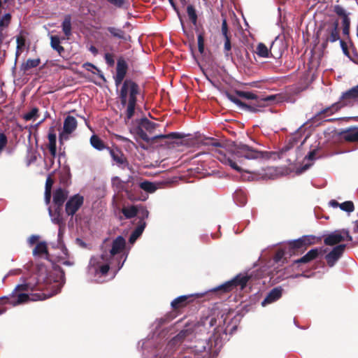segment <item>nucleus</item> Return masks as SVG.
I'll return each instance as SVG.
<instances>
[{
	"instance_id": "nucleus-58",
	"label": "nucleus",
	"mask_w": 358,
	"mask_h": 358,
	"mask_svg": "<svg viewBox=\"0 0 358 358\" xmlns=\"http://www.w3.org/2000/svg\"><path fill=\"white\" fill-rule=\"evenodd\" d=\"M302 245V242L300 240H298L295 242L294 246L299 248Z\"/></svg>"
},
{
	"instance_id": "nucleus-59",
	"label": "nucleus",
	"mask_w": 358,
	"mask_h": 358,
	"mask_svg": "<svg viewBox=\"0 0 358 358\" xmlns=\"http://www.w3.org/2000/svg\"><path fill=\"white\" fill-rule=\"evenodd\" d=\"M355 224L356 227L354 228L353 231L355 233H358V221H355Z\"/></svg>"
},
{
	"instance_id": "nucleus-47",
	"label": "nucleus",
	"mask_w": 358,
	"mask_h": 358,
	"mask_svg": "<svg viewBox=\"0 0 358 358\" xmlns=\"http://www.w3.org/2000/svg\"><path fill=\"white\" fill-rule=\"evenodd\" d=\"M225 38V42H224V50L227 52L226 55L228 56V52L231 50V43L229 36L224 37Z\"/></svg>"
},
{
	"instance_id": "nucleus-54",
	"label": "nucleus",
	"mask_w": 358,
	"mask_h": 358,
	"mask_svg": "<svg viewBox=\"0 0 358 358\" xmlns=\"http://www.w3.org/2000/svg\"><path fill=\"white\" fill-rule=\"evenodd\" d=\"M329 206L332 208L339 207L340 203L337 202L336 200H331L329 203Z\"/></svg>"
},
{
	"instance_id": "nucleus-30",
	"label": "nucleus",
	"mask_w": 358,
	"mask_h": 358,
	"mask_svg": "<svg viewBox=\"0 0 358 358\" xmlns=\"http://www.w3.org/2000/svg\"><path fill=\"white\" fill-rule=\"evenodd\" d=\"M157 124L153 122L148 120V119H143L140 123V127L148 132L152 134Z\"/></svg>"
},
{
	"instance_id": "nucleus-17",
	"label": "nucleus",
	"mask_w": 358,
	"mask_h": 358,
	"mask_svg": "<svg viewBox=\"0 0 358 358\" xmlns=\"http://www.w3.org/2000/svg\"><path fill=\"white\" fill-rule=\"evenodd\" d=\"M346 245L345 244H339L335 246L331 252L325 257L327 264L332 267L335 263L339 259L345 251Z\"/></svg>"
},
{
	"instance_id": "nucleus-4",
	"label": "nucleus",
	"mask_w": 358,
	"mask_h": 358,
	"mask_svg": "<svg viewBox=\"0 0 358 358\" xmlns=\"http://www.w3.org/2000/svg\"><path fill=\"white\" fill-rule=\"evenodd\" d=\"M207 328L203 323H190L187 324L179 334L173 338L166 345L164 352V357L171 356L176 351L180 345L191 341L197 335L203 336L207 333Z\"/></svg>"
},
{
	"instance_id": "nucleus-48",
	"label": "nucleus",
	"mask_w": 358,
	"mask_h": 358,
	"mask_svg": "<svg viewBox=\"0 0 358 358\" xmlns=\"http://www.w3.org/2000/svg\"><path fill=\"white\" fill-rule=\"evenodd\" d=\"M56 134L55 133H49L48 134V140L49 145H56Z\"/></svg>"
},
{
	"instance_id": "nucleus-14",
	"label": "nucleus",
	"mask_w": 358,
	"mask_h": 358,
	"mask_svg": "<svg viewBox=\"0 0 358 358\" xmlns=\"http://www.w3.org/2000/svg\"><path fill=\"white\" fill-rule=\"evenodd\" d=\"M83 196L78 194L71 196L66 203V214L73 216L83 204Z\"/></svg>"
},
{
	"instance_id": "nucleus-49",
	"label": "nucleus",
	"mask_w": 358,
	"mask_h": 358,
	"mask_svg": "<svg viewBox=\"0 0 358 358\" xmlns=\"http://www.w3.org/2000/svg\"><path fill=\"white\" fill-rule=\"evenodd\" d=\"M140 236L141 235L134 230L129 237V242L134 243Z\"/></svg>"
},
{
	"instance_id": "nucleus-16",
	"label": "nucleus",
	"mask_w": 358,
	"mask_h": 358,
	"mask_svg": "<svg viewBox=\"0 0 358 358\" xmlns=\"http://www.w3.org/2000/svg\"><path fill=\"white\" fill-rule=\"evenodd\" d=\"M275 170L273 167L262 169L261 171L245 172L248 175L247 180H253L256 179H270L273 177ZM243 179L246 178L243 176Z\"/></svg>"
},
{
	"instance_id": "nucleus-34",
	"label": "nucleus",
	"mask_w": 358,
	"mask_h": 358,
	"mask_svg": "<svg viewBox=\"0 0 358 358\" xmlns=\"http://www.w3.org/2000/svg\"><path fill=\"white\" fill-rule=\"evenodd\" d=\"M41 63L39 58L37 59H29L25 63L22 64V69L26 71L30 69L38 66Z\"/></svg>"
},
{
	"instance_id": "nucleus-7",
	"label": "nucleus",
	"mask_w": 358,
	"mask_h": 358,
	"mask_svg": "<svg viewBox=\"0 0 358 358\" xmlns=\"http://www.w3.org/2000/svg\"><path fill=\"white\" fill-rule=\"evenodd\" d=\"M227 97L229 100H230L231 102L235 103L237 106H238L240 108L248 110L250 112H258L260 110L259 108H263L266 106V103L268 102H272L275 100L277 96L276 95H269L264 97H262L261 99H259L257 100V104L256 105H248L247 103H245L242 102L238 98L236 97L234 95H231L230 94H227Z\"/></svg>"
},
{
	"instance_id": "nucleus-20",
	"label": "nucleus",
	"mask_w": 358,
	"mask_h": 358,
	"mask_svg": "<svg viewBox=\"0 0 358 358\" xmlns=\"http://www.w3.org/2000/svg\"><path fill=\"white\" fill-rule=\"evenodd\" d=\"M282 293V289L281 287H275L271 291L269 292L266 297L262 302V306H265L267 304L273 303L275 301L278 300L281 297Z\"/></svg>"
},
{
	"instance_id": "nucleus-9",
	"label": "nucleus",
	"mask_w": 358,
	"mask_h": 358,
	"mask_svg": "<svg viewBox=\"0 0 358 358\" xmlns=\"http://www.w3.org/2000/svg\"><path fill=\"white\" fill-rule=\"evenodd\" d=\"M338 26L337 21L324 22L321 27L319 34L326 42H336L339 39Z\"/></svg>"
},
{
	"instance_id": "nucleus-63",
	"label": "nucleus",
	"mask_w": 358,
	"mask_h": 358,
	"mask_svg": "<svg viewBox=\"0 0 358 358\" xmlns=\"http://www.w3.org/2000/svg\"><path fill=\"white\" fill-rule=\"evenodd\" d=\"M85 65H86V66H90V67H92V68L95 69V66H94L93 64H92L87 63V64H86Z\"/></svg>"
},
{
	"instance_id": "nucleus-18",
	"label": "nucleus",
	"mask_w": 358,
	"mask_h": 358,
	"mask_svg": "<svg viewBox=\"0 0 358 358\" xmlns=\"http://www.w3.org/2000/svg\"><path fill=\"white\" fill-rule=\"evenodd\" d=\"M107 149L109 150V153L113 161L119 166L124 168L127 165L126 157L120 150L118 149H110L109 148H107Z\"/></svg>"
},
{
	"instance_id": "nucleus-15",
	"label": "nucleus",
	"mask_w": 358,
	"mask_h": 358,
	"mask_svg": "<svg viewBox=\"0 0 358 358\" xmlns=\"http://www.w3.org/2000/svg\"><path fill=\"white\" fill-rule=\"evenodd\" d=\"M334 12L342 18L343 34L348 35L350 31V19L349 17L350 13L340 5H335L334 6Z\"/></svg>"
},
{
	"instance_id": "nucleus-25",
	"label": "nucleus",
	"mask_w": 358,
	"mask_h": 358,
	"mask_svg": "<svg viewBox=\"0 0 358 358\" xmlns=\"http://www.w3.org/2000/svg\"><path fill=\"white\" fill-rule=\"evenodd\" d=\"M107 30L110 32V34L115 38L122 39L124 41H129L130 36L125 34V32L118 28H115L113 27H109L107 28Z\"/></svg>"
},
{
	"instance_id": "nucleus-28",
	"label": "nucleus",
	"mask_w": 358,
	"mask_h": 358,
	"mask_svg": "<svg viewBox=\"0 0 358 358\" xmlns=\"http://www.w3.org/2000/svg\"><path fill=\"white\" fill-rule=\"evenodd\" d=\"M61 41L57 36H50V45L52 49L56 50L59 55L64 52V48L60 45Z\"/></svg>"
},
{
	"instance_id": "nucleus-10",
	"label": "nucleus",
	"mask_w": 358,
	"mask_h": 358,
	"mask_svg": "<svg viewBox=\"0 0 358 358\" xmlns=\"http://www.w3.org/2000/svg\"><path fill=\"white\" fill-rule=\"evenodd\" d=\"M252 278V274H240L236 276L231 280L227 281L223 285L215 288L214 291L222 290L224 292L231 290L234 287H240L243 289L247 285V282Z\"/></svg>"
},
{
	"instance_id": "nucleus-35",
	"label": "nucleus",
	"mask_w": 358,
	"mask_h": 358,
	"mask_svg": "<svg viewBox=\"0 0 358 358\" xmlns=\"http://www.w3.org/2000/svg\"><path fill=\"white\" fill-rule=\"evenodd\" d=\"M140 187L150 193H152L157 189L156 185L154 183L148 181H144L141 182Z\"/></svg>"
},
{
	"instance_id": "nucleus-52",
	"label": "nucleus",
	"mask_w": 358,
	"mask_h": 358,
	"mask_svg": "<svg viewBox=\"0 0 358 358\" xmlns=\"http://www.w3.org/2000/svg\"><path fill=\"white\" fill-rule=\"evenodd\" d=\"M107 1H109L110 3H111L112 4L116 6H118V7L122 6L124 3V0H107Z\"/></svg>"
},
{
	"instance_id": "nucleus-5",
	"label": "nucleus",
	"mask_w": 358,
	"mask_h": 358,
	"mask_svg": "<svg viewBox=\"0 0 358 358\" xmlns=\"http://www.w3.org/2000/svg\"><path fill=\"white\" fill-rule=\"evenodd\" d=\"M358 105V84L343 92L339 100L331 106L326 108L321 113L331 115L344 107H352Z\"/></svg>"
},
{
	"instance_id": "nucleus-40",
	"label": "nucleus",
	"mask_w": 358,
	"mask_h": 358,
	"mask_svg": "<svg viewBox=\"0 0 358 358\" xmlns=\"http://www.w3.org/2000/svg\"><path fill=\"white\" fill-rule=\"evenodd\" d=\"M38 112V108H34L29 112L24 114L23 117L27 121L34 120L37 117Z\"/></svg>"
},
{
	"instance_id": "nucleus-6",
	"label": "nucleus",
	"mask_w": 358,
	"mask_h": 358,
	"mask_svg": "<svg viewBox=\"0 0 358 358\" xmlns=\"http://www.w3.org/2000/svg\"><path fill=\"white\" fill-rule=\"evenodd\" d=\"M138 93V85L131 80H125L120 91L121 103L125 106L128 102L127 108V118L132 117L136 102V94Z\"/></svg>"
},
{
	"instance_id": "nucleus-56",
	"label": "nucleus",
	"mask_w": 358,
	"mask_h": 358,
	"mask_svg": "<svg viewBox=\"0 0 358 358\" xmlns=\"http://www.w3.org/2000/svg\"><path fill=\"white\" fill-rule=\"evenodd\" d=\"M243 194V193L241 191H237L235 193L234 198L236 200H238V196H241Z\"/></svg>"
},
{
	"instance_id": "nucleus-44",
	"label": "nucleus",
	"mask_w": 358,
	"mask_h": 358,
	"mask_svg": "<svg viewBox=\"0 0 358 358\" xmlns=\"http://www.w3.org/2000/svg\"><path fill=\"white\" fill-rule=\"evenodd\" d=\"M178 134L177 133H170L168 135H158L154 136V138H179Z\"/></svg>"
},
{
	"instance_id": "nucleus-60",
	"label": "nucleus",
	"mask_w": 358,
	"mask_h": 358,
	"mask_svg": "<svg viewBox=\"0 0 358 358\" xmlns=\"http://www.w3.org/2000/svg\"><path fill=\"white\" fill-rule=\"evenodd\" d=\"M288 150H289V148L288 147H285V148H282V153L284 154V153H285Z\"/></svg>"
},
{
	"instance_id": "nucleus-24",
	"label": "nucleus",
	"mask_w": 358,
	"mask_h": 358,
	"mask_svg": "<svg viewBox=\"0 0 358 358\" xmlns=\"http://www.w3.org/2000/svg\"><path fill=\"white\" fill-rule=\"evenodd\" d=\"M126 71H127V64H126L125 61L123 59L118 60L117 64V74H116L117 82L120 83L123 80V78L126 74Z\"/></svg>"
},
{
	"instance_id": "nucleus-19",
	"label": "nucleus",
	"mask_w": 358,
	"mask_h": 358,
	"mask_svg": "<svg viewBox=\"0 0 358 358\" xmlns=\"http://www.w3.org/2000/svg\"><path fill=\"white\" fill-rule=\"evenodd\" d=\"M341 137L346 141L358 143V127H351L342 131Z\"/></svg>"
},
{
	"instance_id": "nucleus-3",
	"label": "nucleus",
	"mask_w": 358,
	"mask_h": 358,
	"mask_svg": "<svg viewBox=\"0 0 358 358\" xmlns=\"http://www.w3.org/2000/svg\"><path fill=\"white\" fill-rule=\"evenodd\" d=\"M274 152L258 151L248 145H237L231 152L230 155L219 151L217 159L224 164L230 166L233 169L242 172L243 169L238 165V163L242 164L243 159H268Z\"/></svg>"
},
{
	"instance_id": "nucleus-22",
	"label": "nucleus",
	"mask_w": 358,
	"mask_h": 358,
	"mask_svg": "<svg viewBox=\"0 0 358 358\" xmlns=\"http://www.w3.org/2000/svg\"><path fill=\"white\" fill-rule=\"evenodd\" d=\"M194 295L199 296L198 294L180 296L171 302V306L175 309L181 308L187 304L190 301L189 299Z\"/></svg>"
},
{
	"instance_id": "nucleus-21",
	"label": "nucleus",
	"mask_w": 358,
	"mask_h": 358,
	"mask_svg": "<svg viewBox=\"0 0 358 358\" xmlns=\"http://www.w3.org/2000/svg\"><path fill=\"white\" fill-rule=\"evenodd\" d=\"M67 196L68 192L62 188H59L56 189L53 194V201L58 207H60L62 206Z\"/></svg>"
},
{
	"instance_id": "nucleus-23",
	"label": "nucleus",
	"mask_w": 358,
	"mask_h": 358,
	"mask_svg": "<svg viewBox=\"0 0 358 358\" xmlns=\"http://www.w3.org/2000/svg\"><path fill=\"white\" fill-rule=\"evenodd\" d=\"M321 250L317 248H314L308 251L304 256H303L301 258L297 259L295 261L296 263H308L310 262L311 260L315 259Z\"/></svg>"
},
{
	"instance_id": "nucleus-33",
	"label": "nucleus",
	"mask_w": 358,
	"mask_h": 358,
	"mask_svg": "<svg viewBox=\"0 0 358 358\" xmlns=\"http://www.w3.org/2000/svg\"><path fill=\"white\" fill-rule=\"evenodd\" d=\"M236 94L243 99H248V100H255V103L252 105L257 104V100L259 98L254 93L251 92H245V91H236Z\"/></svg>"
},
{
	"instance_id": "nucleus-11",
	"label": "nucleus",
	"mask_w": 358,
	"mask_h": 358,
	"mask_svg": "<svg viewBox=\"0 0 358 358\" xmlns=\"http://www.w3.org/2000/svg\"><path fill=\"white\" fill-rule=\"evenodd\" d=\"M78 127L76 119L71 115H68L64 121L63 128L59 134V138L61 143L66 141L73 136V133Z\"/></svg>"
},
{
	"instance_id": "nucleus-31",
	"label": "nucleus",
	"mask_w": 358,
	"mask_h": 358,
	"mask_svg": "<svg viewBox=\"0 0 358 358\" xmlns=\"http://www.w3.org/2000/svg\"><path fill=\"white\" fill-rule=\"evenodd\" d=\"M62 31L65 36L69 37L71 34V18L70 15H66L62 22Z\"/></svg>"
},
{
	"instance_id": "nucleus-62",
	"label": "nucleus",
	"mask_w": 358,
	"mask_h": 358,
	"mask_svg": "<svg viewBox=\"0 0 358 358\" xmlns=\"http://www.w3.org/2000/svg\"><path fill=\"white\" fill-rule=\"evenodd\" d=\"M245 202H246V200L245 198H243V200H241L240 203L241 205H244L245 203Z\"/></svg>"
},
{
	"instance_id": "nucleus-29",
	"label": "nucleus",
	"mask_w": 358,
	"mask_h": 358,
	"mask_svg": "<svg viewBox=\"0 0 358 358\" xmlns=\"http://www.w3.org/2000/svg\"><path fill=\"white\" fill-rule=\"evenodd\" d=\"M122 213L126 218H131L138 214V206H125L122 208Z\"/></svg>"
},
{
	"instance_id": "nucleus-64",
	"label": "nucleus",
	"mask_w": 358,
	"mask_h": 358,
	"mask_svg": "<svg viewBox=\"0 0 358 358\" xmlns=\"http://www.w3.org/2000/svg\"><path fill=\"white\" fill-rule=\"evenodd\" d=\"M5 311H6V310H5V309H1V310H0V315H1L2 313H3Z\"/></svg>"
},
{
	"instance_id": "nucleus-8",
	"label": "nucleus",
	"mask_w": 358,
	"mask_h": 358,
	"mask_svg": "<svg viewBox=\"0 0 358 358\" xmlns=\"http://www.w3.org/2000/svg\"><path fill=\"white\" fill-rule=\"evenodd\" d=\"M49 215L51 217V220L53 223L57 224L59 226V231H58V245L59 248H61V251L62 252L63 256L58 257V262L64 265L71 266L73 265V262L64 260V257H66L68 255V250L63 245V244L61 242L62 236L63 234V227L62 225L63 223V219L62 217V215L59 212L55 211L52 212L50 208H49Z\"/></svg>"
},
{
	"instance_id": "nucleus-51",
	"label": "nucleus",
	"mask_w": 358,
	"mask_h": 358,
	"mask_svg": "<svg viewBox=\"0 0 358 358\" xmlns=\"http://www.w3.org/2000/svg\"><path fill=\"white\" fill-rule=\"evenodd\" d=\"M39 238V236H36V235H32L31 236L29 239H28V242L29 243L32 245H34V243H36V241L38 240Z\"/></svg>"
},
{
	"instance_id": "nucleus-46",
	"label": "nucleus",
	"mask_w": 358,
	"mask_h": 358,
	"mask_svg": "<svg viewBox=\"0 0 358 358\" xmlns=\"http://www.w3.org/2000/svg\"><path fill=\"white\" fill-rule=\"evenodd\" d=\"M104 58H105V60H106V63L109 66L114 65L115 61L113 59V57L112 55H110L109 53H106V54H105Z\"/></svg>"
},
{
	"instance_id": "nucleus-41",
	"label": "nucleus",
	"mask_w": 358,
	"mask_h": 358,
	"mask_svg": "<svg viewBox=\"0 0 358 358\" xmlns=\"http://www.w3.org/2000/svg\"><path fill=\"white\" fill-rule=\"evenodd\" d=\"M137 134L141 138L146 142H149L153 138H150L148 134L145 132L144 129L139 127L137 129Z\"/></svg>"
},
{
	"instance_id": "nucleus-55",
	"label": "nucleus",
	"mask_w": 358,
	"mask_h": 358,
	"mask_svg": "<svg viewBox=\"0 0 358 358\" xmlns=\"http://www.w3.org/2000/svg\"><path fill=\"white\" fill-rule=\"evenodd\" d=\"M89 50L92 53L94 54V55H96L98 53V50L96 49V47L93 46V45H91L89 48Z\"/></svg>"
},
{
	"instance_id": "nucleus-39",
	"label": "nucleus",
	"mask_w": 358,
	"mask_h": 358,
	"mask_svg": "<svg viewBox=\"0 0 358 358\" xmlns=\"http://www.w3.org/2000/svg\"><path fill=\"white\" fill-rule=\"evenodd\" d=\"M148 214L149 213L145 207L138 206V214L136 216L140 219V221H144V220L148 217Z\"/></svg>"
},
{
	"instance_id": "nucleus-42",
	"label": "nucleus",
	"mask_w": 358,
	"mask_h": 358,
	"mask_svg": "<svg viewBox=\"0 0 358 358\" xmlns=\"http://www.w3.org/2000/svg\"><path fill=\"white\" fill-rule=\"evenodd\" d=\"M198 48L199 51L202 53L204 50V40L201 34H199L197 37Z\"/></svg>"
},
{
	"instance_id": "nucleus-26",
	"label": "nucleus",
	"mask_w": 358,
	"mask_h": 358,
	"mask_svg": "<svg viewBox=\"0 0 358 358\" xmlns=\"http://www.w3.org/2000/svg\"><path fill=\"white\" fill-rule=\"evenodd\" d=\"M315 151L310 152L308 155L305 158V160L307 161V162L304 164L301 168L297 169V173H302L313 165V161L315 159Z\"/></svg>"
},
{
	"instance_id": "nucleus-43",
	"label": "nucleus",
	"mask_w": 358,
	"mask_h": 358,
	"mask_svg": "<svg viewBox=\"0 0 358 358\" xmlns=\"http://www.w3.org/2000/svg\"><path fill=\"white\" fill-rule=\"evenodd\" d=\"M7 143V137L3 133H0V152Z\"/></svg>"
},
{
	"instance_id": "nucleus-50",
	"label": "nucleus",
	"mask_w": 358,
	"mask_h": 358,
	"mask_svg": "<svg viewBox=\"0 0 358 358\" xmlns=\"http://www.w3.org/2000/svg\"><path fill=\"white\" fill-rule=\"evenodd\" d=\"M222 33L224 37H228L227 25V22H226L225 20H223L222 24Z\"/></svg>"
},
{
	"instance_id": "nucleus-2",
	"label": "nucleus",
	"mask_w": 358,
	"mask_h": 358,
	"mask_svg": "<svg viewBox=\"0 0 358 358\" xmlns=\"http://www.w3.org/2000/svg\"><path fill=\"white\" fill-rule=\"evenodd\" d=\"M125 243L124 238L117 236L108 252L105 251L101 255L91 258L87 273L92 280L103 282L110 268L115 269L116 273L122 267L127 258L124 251Z\"/></svg>"
},
{
	"instance_id": "nucleus-57",
	"label": "nucleus",
	"mask_w": 358,
	"mask_h": 358,
	"mask_svg": "<svg viewBox=\"0 0 358 358\" xmlns=\"http://www.w3.org/2000/svg\"><path fill=\"white\" fill-rule=\"evenodd\" d=\"M341 45L343 48V52L346 54L347 53V48L345 47V44L343 41H341Z\"/></svg>"
},
{
	"instance_id": "nucleus-53",
	"label": "nucleus",
	"mask_w": 358,
	"mask_h": 358,
	"mask_svg": "<svg viewBox=\"0 0 358 358\" xmlns=\"http://www.w3.org/2000/svg\"><path fill=\"white\" fill-rule=\"evenodd\" d=\"M49 150L51 155L55 156L56 154V145H49Z\"/></svg>"
},
{
	"instance_id": "nucleus-27",
	"label": "nucleus",
	"mask_w": 358,
	"mask_h": 358,
	"mask_svg": "<svg viewBox=\"0 0 358 358\" xmlns=\"http://www.w3.org/2000/svg\"><path fill=\"white\" fill-rule=\"evenodd\" d=\"M91 145L98 150H103L106 148L103 142L96 135H92L90 138Z\"/></svg>"
},
{
	"instance_id": "nucleus-45",
	"label": "nucleus",
	"mask_w": 358,
	"mask_h": 358,
	"mask_svg": "<svg viewBox=\"0 0 358 358\" xmlns=\"http://www.w3.org/2000/svg\"><path fill=\"white\" fill-rule=\"evenodd\" d=\"M146 223L145 221H139V224L138 227L136 228L135 231L138 233V234L141 235L145 227Z\"/></svg>"
},
{
	"instance_id": "nucleus-32",
	"label": "nucleus",
	"mask_w": 358,
	"mask_h": 358,
	"mask_svg": "<svg viewBox=\"0 0 358 358\" xmlns=\"http://www.w3.org/2000/svg\"><path fill=\"white\" fill-rule=\"evenodd\" d=\"M53 184V180L51 179L50 176H48L46 179L45 182V201L47 204H48L50 201L51 197V187Z\"/></svg>"
},
{
	"instance_id": "nucleus-38",
	"label": "nucleus",
	"mask_w": 358,
	"mask_h": 358,
	"mask_svg": "<svg viewBox=\"0 0 358 358\" xmlns=\"http://www.w3.org/2000/svg\"><path fill=\"white\" fill-rule=\"evenodd\" d=\"M187 12L189 19L194 24H196L197 21V15L194 8L192 5H189L187 8Z\"/></svg>"
},
{
	"instance_id": "nucleus-61",
	"label": "nucleus",
	"mask_w": 358,
	"mask_h": 358,
	"mask_svg": "<svg viewBox=\"0 0 358 358\" xmlns=\"http://www.w3.org/2000/svg\"><path fill=\"white\" fill-rule=\"evenodd\" d=\"M119 181V178H113V183L115 184V182H118Z\"/></svg>"
},
{
	"instance_id": "nucleus-36",
	"label": "nucleus",
	"mask_w": 358,
	"mask_h": 358,
	"mask_svg": "<svg viewBox=\"0 0 358 358\" xmlns=\"http://www.w3.org/2000/svg\"><path fill=\"white\" fill-rule=\"evenodd\" d=\"M339 208L342 210L345 211L348 213L353 212L355 210L354 203L352 201H345L342 203H340Z\"/></svg>"
},
{
	"instance_id": "nucleus-1",
	"label": "nucleus",
	"mask_w": 358,
	"mask_h": 358,
	"mask_svg": "<svg viewBox=\"0 0 358 358\" xmlns=\"http://www.w3.org/2000/svg\"><path fill=\"white\" fill-rule=\"evenodd\" d=\"M33 254L44 256L51 265V270L46 265L38 264L36 273L17 285L10 294L1 299L4 303L15 306L30 301H42L60 292L65 282L64 273L58 266L49 261L46 243H38Z\"/></svg>"
},
{
	"instance_id": "nucleus-13",
	"label": "nucleus",
	"mask_w": 358,
	"mask_h": 358,
	"mask_svg": "<svg viewBox=\"0 0 358 358\" xmlns=\"http://www.w3.org/2000/svg\"><path fill=\"white\" fill-rule=\"evenodd\" d=\"M277 41V38L271 44L270 48H268L263 43H259L255 48V53L262 58H269L271 57L280 56L281 52H275V45Z\"/></svg>"
},
{
	"instance_id": "nucleus-37",
	"label": "nucleus",
	"mask_w": 358,
	"mask_h": 358,
	"mask_svg": "<svg viewBox=\"0 0 358 358\" xmlns=\"http://www.w3.org/2000/svg\"><path fill=\"white\" fill-rule=\"evenodd\" d=\"M17 42V50H16V58H17L22 52V50L25 45V39L22 36H17L16 38Z\"/></svg>"
},
{
	"instance_id": "nucleus-12",
	"label": "nucleus",
	"mask_w": 358,
	"mask_h": 358,
	"mask_svg": "<svg viewBox=\"0 0 358 358\" xmlns=\"http://www.w3.org/2000/svg\"><path fill=\"white\" fill-rule=\"evenodd\" d=\"M352 241V237L349 234V231L345 229L336 230L328 234L324 239V242L327 245H334L345 241Z\"/></svg>"
}]
</instances>
